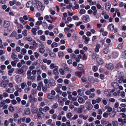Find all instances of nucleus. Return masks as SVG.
<instances>
[{"label": "nucleus", "mask_w": 126, "mask_h": 126, "mask_svg": "<svg viewBox=\"0 0 126 126\" xmlns=\"http://www.w3.org/2000/svg\"><path fill=\"white\" fill-rule=\"evenodd\" d=\"M33 2L34 4L36 5L37 8L38 10H43V9L42 10V4L40 2L36 0H33Z\"/></svg>", "instance_id": "1"}, {"label": "nucleus", "mask_w": 126, "mask_h": 126, "mask_svg": "<svg viewBox=\"0 0 126 126\" xmlns=\"http://www.w3.org/2000/svg\"><path fill=\"white\" fill-rule=\"evenodd\" d=\"M32 95V94H30L29 96L30 101L32 102H36L37 101V99L35 98L34 96Z\"/></svg>", "instance_id": "2"}, {"label": "nucleus", "mask_w": 126, "mask_h": 126, "mask_svg": "<svg viewBox=\"0 0 126 126\" xmlns=\"http://www.w3.org/2000/svg\"><path fill=\"white\" fill-rule=\"evenodd\" d=\"M111 85L112 87L117 89L118 88L119 84L117 82H113L111 83Z\"/></svg>", "instance_id": "3"}, {"label": "nucleus", "mask_w": 126, "mask_h": 126, "mask_svg": "<svg viewBox=\"0 0 126 126\" xmlns=\"http://www.w3.org/2000/svg\"><path fill=\"white\" fill-rule=\"evenodd\" d=\"M10 24L9 22L7 20H5L4 21L3 26L5 28H7L9 27Z\"/></svg>", "instance_id": "4"}, {"label": "nucleus", "mask_w": 126, "mask_h": 126, "mask_svg": "<svg viewBox=\"0 0 126 126\" xmlns=\"http://www.w3.org/2000/svg\"><path fill=\"white\" fill-rule=\"evenodd\" d=\"M106 67L109 69H113L114 68L113 65L112 63H109L107 64Z\"/></svg>", "instance_id": "5"}, {"label": "nucleus", "mask_w": 126, "mask_h": 126, "mask_svg": "<svg viewBox=\"0 0 126 126\" xmlns=\"http://www.w3.org/2000/svg\"><path fill=\"white\" fill-rule=\"evenodd\" d=\"M15 90V89L14 88L11 89L10 88H8L6 89V91L9 93H13Z\"/></svg>", "instance_id": "6"}, {"label": "nucleus", "mask_w": 126, "mask_h": 126, "mask_svg": "<svg viewBox=\"0 0 126 126\" xmlns=\"http://www.w3.org/2000/svg\"><path fill=\"white\" fill-rule=\"evenodd\" d=\"M37 115L38 118L41 119L42 117H43L44 116V114L42 112L38 111Z\"/></svg>", "instance_id": "7"}, {"label": "nucleus", "mask_w": 126, "mask_h": 126, "mask_svg": "<svg viewBox=\"0 0 126 126\" xmlns=\"http://www.w3.org/2000/svg\"><path fill=\"white\" fill-rule=\"evenodd\" d=\"M82 38L84 39L85 41L84 42L86 44H87L88 43V42L89 41L90 38L88 37H86L85 35H84L82 37Z\"/></svg>", "instance_id": "8"}, {"label": "nucleus", "mask_w": 126, "mask_h": 126, "mask_svg": "<svg viewBox=\"0 0 126 126\" xmlns=\"http://www.w3.org/2000/svg\"><path fill=\"white\" fill-rule=\"evenodd\" d=\"M43 83L42 82H39L37 87V89L39 91H40L41 90V87H43Z\"/></svg>", "instance_id": "9"}, {"label": "nucleus", "mask_w": 126, "mask_h": 126, "mask_svg": "<svg viewBox=\"0 0 126 126\" xmlns=\"http://www.w3.org/2000/svg\"><path fill=\"white\" fill-rule=\"evenodd\" d=\"M38 111V109L35 107H32V108L31 111L33 114L37 113Z\"/></svg>", "instance_id": "10"}, {"label": "nucleus", "mask_w": 126, "mask_h": 126, "mask_svg": "<svg viewBox=\"0 0 126 126\" xmlns=\"http://www.w3.org/2000/svg\"><path fill=\"white\" fill-rule=\"evenodd\" d=\"M97 61L98 64L99 65H101L103 63V62L102 59L98 57L97 59Z\"/></svg>", "instance_id": "11"}, {"label": "nucleus", "mask_w": 126, "mask_h": 126, "mask_svg": "<svg viewBox=\"0 0 126 126\" xmlns=\"http://www.w3.org/2000/svg\"><path fill=\"white\" fill-rule=\"evenodd\" d=\"M79 117L83 119L84 120H86L88 118V116L87 115H84L83 114H80L79 115Z\"/></svg>", "instance_id": "12"}, {"label": "nucleus", "mask_w": 126, "mask_h": 126, "mask_svg": "<svg viewBox=\"0 0 126 126\" xmlns=\"http://www.w3.org/2000/svg\"><path fill=\"white\" fill-rule=\"evenodd\" d=\"M105 109L106 110H107L108 112H110L112 111V108L109 105H107L105 107Z\"/></svg>", "instance_id": "13"}, {"label": "nucleus", "mask_w": 126, "mask_h": 126, "mask_svg": "<svg viewBox=\"0 0 126 126\" xmlns=\"http://www.w3.org/2000/svg\"><path fill=\"white\" fill-rule=\"evenodd\" d=\"M16 77L17 82L19 83L21 81L22 79L21 76H17Z\"/></svg>", "instance_id": "14"}, {"label": "nucleus", "mask_w": 126, "mask_h": 126, "mask_svg": "<svg viewBox=\"0 0 126 126\" xmlns=\"http://www.w3.org/2000/svg\"><path fill=\"white\" fill-rule=\"evenodd\" d=\"M110 8V4L109 3H107L106 4L105 8L106 10H109Z\"/></svg>", "instance_id": "15"}, {"label": "nucleus", "mask_w": 126, "mask_h": 126, "mask_svg": "<svg viewBox=\"0 0 126 126\" xmlns=\"http://www.w3.org/2000/svg\"><path fill=\"white\" fill-rule=\"evenodd\" d=\"M101 122L102 124H103L105 126H106L109 122L108 121H105L103 120H102L101 121Z\"/></svg>", "instance_id": "16"}, {"label": "nucleus", "mask_w": 126, "mask_h": 126, "mask_svg": "<svg viewBox=\"0 0 126 126\" xmlns=\"http://www.w3.org/2000/svg\"><path fill=\"white\" fill-rule=\"evenodd\" d=\"M100 47V45L99 44L96 45V47L95 49V51L96 52H98L99 51V49Z\"/></svg>", "instance_id": "17"}, {"label": "nucleus", "mask_w": 126, "mask_h": 126, "mask_svg": "<svg viewBox=\"0 0 126 126\" xmlns=\"http://www.w3.org/2000/svg\"><path fill=\"white\" fill-rule=\"evenodd\" d=\"M42 47L40 48L39 49V52L41 53H43L45 52V50L44 49V46L42 45Z\"/></svg>", "instance_id": "18"}, {"label": "nucleus", "mask_w": 126, "mask_h": 126, "mask_svg": "<svg viewBox=\"0 0 126 126\" xmlns=\"http://www.w3.org/2000/svg\"><path fill=\"white\" fill-rule=\"evenodd\" d=\"M103 52L106 54L108 53L109 52V49L108 47H107L103 50Z\"/></svg>", "instance_id": "19"}, {"label": "nucleus", "mask_w": 126, "mask_h": 126, "mask_svg": "<svg viewBox=\"0 0 126 126\" xmlns=\"http://www.w3.org/2000/svg\"><path fill=\"white\" fill-rule=\"evenodd\" d=\"M89 16L88 15L84 16L82 18V20L83 22H86L87 20L89 19Z\"/></svg>", "instance_id": "20"}, {"label": "nucleus", "mask_w": 126, "mask_h": 126, "mask_svg": "<svg viewBox=\"0 0 126 126\" xmlns=\"http://www.w3.org/2000/svg\"><path fill=\"white\" fill-rule=\"evenodd\" d=\"M25 113L26 115H28L30 114V109L28 108H26L24 110Z\"/></svg>", "instance_id": "21"}, {"label": "nucleus", "mask_w": 126, "mask_h": 126, "mask_svg": "<svg viewBox=\"0 0 126 126\" xmlns=\"http://www.w3.org/2000/svg\"><path fill=\"white\" fill-rule=\"evenodd\" d=\"M59 71L60 73L62 75H64L65 73V71L63 69H59Z\"/></svg>", "instance_id": "22"}, {"label": "nucleus", "mask_w": 126, "mask_h": 126, "mask_svg": "<svg viewBox=\"0 0 126 126\" xmlns=\"http://www.w3.org/2000/svg\"><path fill=\"white\" fill-rule=\"evenodd\" d=\"M109 28L110 30L111 31H113L114 30V27L113 24H110L109 25Z\"/></svg>", "instance_id": "23"}, {"label": "nucleus", "mask_w": 126, "mask_h": 126, "mask_svg": "<svg viewBox=\"0 0 126 126\" xmlns=\"http://www.w3.org/2000/svg\"><path fill=\"white\" fill-rule=\"evenodd\" d=\"M116 112L115 111H113L111 112L109 114L110 115V116L111 117H114L116 114Z\"/></svg>", "instance_id": "24"}, {"label": "nucleus", "mask_w": 126, "mask_h": 126, "mask_svg": "<svg viewBox=\"0 0 126 126\" xmlns=\"http://www.w3.org/2000/svg\"><path fill=\"white\" fill-rule=\"evenodd\" d=\"M22 89H24L26 86H27L26 82H24L22 83L20 85Z\"/></svg>", "instance_id": "25"}, {"label": "nucleus", "mask_w": 126, "mask_h": 126, "mask_svg": "<svg viewBox=\"0 0 126 126\" xmlns=\"http://www.w3.org/2000/svg\"><path fill=\"white\" fill-rule=\"evenodd\" d=\"M78 57L76 58V61L79 62L80 61V59L82 58V55L80 54H79L78 56Z\"/></svg>", "instance_id": "26"}, {"label": "nucleus", "mask_w": 126, "mask_h": 126, "mask_svg": "<svg viewBox=\"0 0 126 126\" xmlns=\"http://www.w3.org/2000/svg\"><path fill=\"white\" fill-rule=\"evenodd\" d=\"M58 67L54 69L53 71L54 74L56 75H58L59 74V72L58 71Z\"/></svg>", "instance_id": "27"}, {"label": "nucleus", "mask_w": 126, "mask_h": 126, "mask_svg": "<svg viewBox=\"0 0 126 126\" xmlns=\"http://www.w3.org/2000/svg\"><path fill=\"white\" fill-rule=\"evenodd\" d=\"M24 70L22 69H19L17 71V73L20 74H23L24 72Z\"/></svg>", "instance_id": "28"}, {"label": "nucleus", "mask_w": 126, "mask_h": 126, "mask_svg": "<svg viewBox=\"0 0 126 126\" xmlns=\"http://www.w3.org/2000/svg\"><path fill=\"white\" fill-rule=\"evenodd\" d=\"M27 52V50L24 48H22L21 50V54L24 55Z\"/></svg>", "instance_id": "29"}, {"label": "nucleus", "mask_w": 126, "mask_h": 126, "mask_svg": "<svg viewBox=\"0 0 126 126\" xmlns=\"http://www.w3.org/2000/svg\"><path fill=\"white\" fill-rule=\"evenodd\" d=\"M37 30V29L36 28H33L32 29V32L33 33V34L34 35H36V32Z\"/></svg>", "instance_id": "30"}, {"label": "nucleus", "mask_w": 126, "mask_h": 126, "mask_svg": "<svg viewBox=\"0 0 126 126\" xmlns=\"http://www.w3.org/2000/svg\"><path fill=\"white\" fill-rule=\"evenodd\" d=\"M17 56V55L15 54L14 52H13L11 55V57L13 60L15 59L16 57Z\"/></svg>", "instance_id": "31"}, {"label": "nucleus", "mask_w": 126, "mask_h": 126, "mask_svg": "<svg viewBox=\"0 0 126 126\" xmlns=\"http://www.w3.org/2000/svg\"><path fill=\"white\" fill-rule=\"evenodd\" d=\"M58 104L57 103H55L52 107V108L53 109H55L58 107Z\"/></svg>", "instance_id": "32"}, {"label": "nucleus", "mask_w": 126, "mask_h": 126, "mask_svg": "<svg viewBox=\"0 0 126 126\" xmlns=\"http://www.w3.org/2000/svg\"><path fill=\"white\" fill-rule=\"evenodd\" d=\"M37 90L36 89H33L32 91V94L34 95L37 93Z\"/></svg>", "instance_id": "33"}, {"label": "nucleus", "mask_w": 126, "mask_h": 126, "mask_svg": "<svg viewBox=\"0 0 126 126\" xmlns=\"http://www.w3.org/2000/svg\"><path fill=\"white\" fill-rule=\"evenodd\" d=\"M23 17H21L19 19L20 20L21 22L24 24H25L27 23V22L25 21L23 19Z\"/></svg>", "instance_id": "34"}, {"label": "nucleus", "mask_w": 126, "mask_h": 126, "mask_svg": "<svg viewBox=\"0 0 126 126\" xmlns=\"http://www.w3.org/2000/svg\"><path fill=\"white\" fill-rule=\"evenodd\" d=\"M62 65H64V68L65 70V71H69V68L64 63H63L62 64Z\"/></svg>", "instance_id": "35"}, {"label": "nucleus", "mask_w": 126, "mask_h": 126, "mask_svg": "<svg viewBox=\"0 0 126 126\" xmlns=\"http://www.w3.org/2000/svg\"><path fill=\"white\" fill-rule=\"evenodd\" d=\"M56 91L57 92L59 93L60 94H61L62 92L60 90V87H57L56 89Z\"/></svg>", "instance_id": "36"}, {"label": "nucleus", "mask_w": 126, "mask_h": 126, "mask_svg": "<svg viewBox=\"0 0 126 126\" xmlns=\"http://www.w3.org/2000/svg\"><path fill=\"white\" fill-rule=\"evenodd\" d=\"M66 116L68 118L70 119L72 116V113L70 112L66 114Z\"/></svg>", "instance_id": "37"}, {"label": "nucleus", "mask_w": 126, "mask_h": 126, "mask_svg": "<svg viewBox=\"0 0 126 126\" xmlns=\"http://www.w3.org/2000/svg\"><path fill=\"white\" fill-rule=\"evenodd\" d=\"M112 124L113 126H118V122L116 121H112Z\"/></svg>", "instance_id": "38"}, {"label": "nucleus", "mask_w": 126, "mask_h": 126, "mask_svg": "<svg viewBox=\"0 0 126 126\" xmlns=\"http://www.w3.org/2000/svg\"><path fill=\"white\" fill-rule=\"evenodd\" d=\"M50 67L51 69H53L54 68L58 67L57 66H55L54 63H52L50 66Z\"/></svg>", "instance_id": "39"}, {"label": "nucleus", "mask_w": 126, "mask_h": 126, "mask_svg": "<svg viewBox=\"0 0 126 126\" xmlns=\"http://www.w3.org/2000/svg\"><path fill=\"white\" fill-rule=\"evenodd\" d=\"M92 57L94 59H97L98 58L97 54L96 53L93 54L92 55Z\"/></svg>", "instance_id": "40"}, {"label": "nucleus", "mask_w": 126, "mask_h": 126, "mask_svg": "<svg viewBox=\"0 0 126 126\" xmlns=\"http://www.w3.org/2000/svg\"><path fill=\"white\" fill-rule=\"evenodd\" d=\"M54 80L52 79H50L49 81V83L52 85H55V82H53Z\"/></svg>", "instance_id": "41"}, {"label": "nucleus", "mask_w": 126, "mask_h": 126, "mask_svg": "<svg viewBox=\"0 0 126 126\" xmlns=\"http://www.w3.org/2000/svg\"><path fill=\"white\" fill-rule=\"evenodd\" d=\"M83 68V65L81 64H79L78 66V69L79 70H82Z\"/></svg>", "instance_id": "42"}, {"label": "nucleus", "mask_w": 126, "mask_h": 126, "mask_svg": "<svg viewBox=\"0 0 126 126\" xmlns=\"http://www.w3.org/2000/svg\"><path fill=\"white\" fill-rule=\"evenodd\" d=\"M57 44L55 42L51 44V46L52 48L56 47L57 46Z\"/></svg>", "instance_id": "43"}, {"label": "nucleus", "mask_w": 126, "mask_h": 126, "mask_svg": "<svg viewBox=\"0 0 126 126\" xmlns=\"http://www.w3.org/2000/svg\"><path fill=\"white\" fill-rule=\"evenodd\" d=\"M58 55L59 57H61L63 56V53L62 52H59L58 53Z\"/></svg>", "instance_id": "44"}, {"label": "nucleus", "mask_w": 126, "mask_h": 126, "mask_svg": "<svg viewBox=\"0 0 126 126\" xmlns=\"http://www.w3.org/2000/svg\"><path fill=\"white\" fill-rule=\"evenodd\" d=\"M92 69L94 72H95L98 70V68L96 66H94L93 67Z\"/></svg>", "instance_id": "45"}, {"label": "nucleus", "mask_w": 126, "mask_h": 126, "mask_svg": "<svg viewBox=\"0 0 126 126\" xmlns=\"http://www.w3.org/2000/svg\"><path fill=\"white\" fill-rule=\"evenodd\" d=\"M1 85L2 87L4 88H5L7 86L3 80H2L1 82Z\"/></svg>", "instance_id": "46"}, {"label": "nucleus", "mask_w": 126, "mask_h": 126, "mask_svg": "<svg viewBox=\"0 0 126 126\" xmlns=\"http://www.w3.org/2000/svg\"><path fill=\"white\" fill-rule=\"evenodd\" d=\"M40 39L41 40L45 41L46 40L45 37L44 35H42L40 37Z\"/></svg>", "instance_id": "47"}, {"label": "nucleus", "mask_w": 126, "mask_h": 126, "mask_svg": "<svg viewBox=\"0 0 126 126\" xmlns=\"http://www.w3.org/2000/svg\"><path fill=\"white\" fill-rule=\"evenodd\" d=\"M82 72H78L76 73V74L78 77L80 78L81 76Z\"/></svg>", "instance_id": "48"}, {"label": "nucleus", "mask_w": 126, "mask_h": 126, "mask_svg": "<svg viewBox=\"0 0 126 126\" xmlns=\"http://www.w3.org/2000/svg\"><path fill=\"white\" fill-rule=\"evenodd\" d=\"M48 98L49 99H53L54 97L51 95L50 94H49L48 95Z\"/></svg>", "instance_id": "49"}, {"label": "nucleus", "mask_w": 126, "mask_h": 126, "mask_svg": "<svg viewBox=\"0 0 126 126\" xmlns=\"http://www.w3.org/2000/svg\"><path fill=\"white\" fill-rule=\"evenodd\" d=\"M27 30H25L24 31H22V33L24 36H26L27 35Z\"/></svg>", "instance_id": "50"}, {"label": "nucleus", "mask_w": 126, "mask_h": 126, "mask_svg": "<svg viewBox=\"0 0 126 126\" xmlns=\"http://www.w3.org/2000/svg\"><path fill=\"white\" fill-rule=\"evenodd\" d=\"M42 25L45 29H47V23L44 22L42 23Z\"/></svg>", "instance_id": "51"}, {"label": "nucleus", "mask_w": 126, "mask_h": 126, "mask_svg": "<svg viewBox=\"0 0 126 126\" xmlns=\"http://www.w3.org/2000/svg\"><path fill=\"white\" fill-rule=\"evenodd\" d=\"M54 28V25H53L50 24L48 26V29L49 30H51V29H53Z\"/></svg>", "instance_id": "52"}, {"label": "nucleus", "mask_w": 126, "mask_h": 126, "mask_svg": "<svg viewBox=\"0 0 126 126\" xmlns=\"http://www.w3.org/2000/svg\"><path fill=\"white\" fill-rule=\"evenodd\" d=\"M16 63L14 61H12L11 62V64L14 67L16 66Z\"/></svg>", "instance_id": "53"}, {"label": "nucleus", "mask_w": 126, "mask_h": 126, "mask_svg": "<svg viewBox=\"0 0 126 126\" xmlns=\"http://www.w3.org/2000/svg\"><path fill=\"white\" fill-rule=\"evenodd\" d=\"M37 63L39 64L40 65H42L43 63L41 60H38L37 61Z\"/></svg>", "instance_id": "54"}, {"label": "nucleus", "mask_w": 126, "mask_h": 126, "mask_svg": "<svg viewBox=\"0 0 126 126\" xmlns=\"http://www.w3.org/2000/svg\"><path fill=\"white\" fill-rule=\"evenodd\" d=\"M17 26L18 28H20L21 29H23V26L21 24L19 23H18L17 25Z\"/></svg>", "instance_id": "55"}, {"label": "nucleus", "mask_w": 126, "mask_h": 126, "mask_svg": "<svg viewBox=\"0 0 126 126\" xmlns=\"http://www.w3.org/2000/svg\"><path fill=\"white\" fill-rule=\"evenodd\" d=\"M5 104L4 100H2L0 103V106L1 107H2Z\"/></svg>", "instance_id": "56"}, {"label": "nucleus", "mask_w": 126, "mask_h": 126, "mask_svg": "<svg viewBox=\"0 0 126 126\" xmlns=\"http://www.w3.org/2000/svg\"><path fill=\"white\" fill-rule=\"evenodd\" d=\"M32 45L35 47H37L38 45V44L36 42L35 40L33 41Z\"/></svg>", "instance_id": "57"}, {"label": "nucleus", "mask_w": 126, "mask_h": 126, "mask_svg": "<svg viewBox=\"0 0 126 126\" xmlns=\"http://www.w3.org/2000/svg\"><path fill=\"white\" fill-rule=\"evenodd\" d=\"M30 88L29 87H27L24 89V91L26 93H28L29 91L30 90Z\"/></svg>", "instance_id": "58"}, {"label": "nucleus", "mask_w": 126, "mask_h": 126, "mask_svg": "<svg viewBox=\"0 0 126 126\" xmlns=\"http://www.w3.org/2000/svg\"><path fill=\"white\" fill-rule=\"evenodd\" d=\"M123 79L124 78L123 77H120L119 78V80H118V81L119 83H120L122 82L123 81Z\"/></svg>", "instance_id": "59"}, {"label": "nucleus", "mask_w": 126, "mask_h": 126, "mask_svg": "<svg viewBox=\"0 0 126 126\" xmlns=\"http://www.w3.org/2000/svg\"><path fill=\"white\" fill-rule=\"evenodd\" d=\"M86 13V11L84 9H81L79 11V13L80 14H84Z\"/></svg>", "instance_id": "60"}, {"label": "nucleus", "mask_w": 126, "mask_h": 126, "mask_svg": "<svg viewBox=\"0 0 126 126\" xmlns=\"http://www.w3.org/2000/svg\"><path fill=\"white\" fill-rule=\"evenodd\" d=\"M49 11L51 12V14L53 15H54L55 13V12L54 10L50 9L49 10Z\"/></svg>", "instance_id": "61"}, {"label": "nucleus", "mask_w": 126, "mask_h": 126, "mask_svg": "<svg viewBox=\"0 0 126 126\" xmlns=\"http://www.w3.org/2000/svg\"><path fill=\"white\" fill-rule=\"evenodd\" d=\"M16 34V32H13L10 35L11 37H13L15 36Z\"/></svg>", "instance_id": "62"}, {"label": "nucleus", "mask_w": 126, "mask_h": 126, "mask_svg": "<svg viewBox=\"0 0 126 126\" xmlns=\"http://www.w3.org/2000/svg\"><path fill=\"white\" fill-rule=\"evenodd\" d=\"M83 100V98H80L78 100V101L79 103H82Z\"/></svg>", "instance_id": "63"}, {"label": "nucleus", "mask_w": 126, "mask_h": 126, "mask_svg": "<svg viewBox=\"0 0 126 126\" xmlns=\"http://www.w3.org/2000/svg\"><path fill=\"white\" fill-rule=\"evenodd\" d=\"M31 2H28L26 4V6L28 8H29L31 6Z\"/></svg>", "instance_id": "64"}]
</instances>
